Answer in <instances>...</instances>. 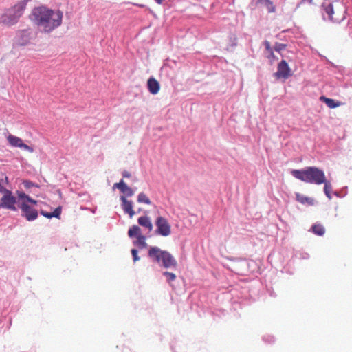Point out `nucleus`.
Returning a JSON list of instances; mask_svg holds the SVG:
<instances>
[{"instance_id":"473e14b6","label":"nucleus","mask_w":352,"mask_h":352,"mask_svg":"<svg viewBox=\"0 0 352 352\" xmlns=\"http://www.w3.org/2000/svg\"><path fill=\"white\" fill-rule=\"evenodd\" d=\"M23 34H24V35H25V36H26L27 32H26V31H24V32H23Z\"/></svg>"},{"instance_id":"7ed1b4c3","label":"nucleus","mask_w":352,"mask_h":352,"mask_svg":"<svg viewBox=\"0 0 352 352\" xmlns=\"http://www.w3.org/2000/svg\"><path fill=\"white\" fill-rule=\"evenodd\" d=\"M322 8L332 22L340 23L346 18V10L344 5L340 1H335L332 3H323Z\"/></svg>"},{"instance_id":"423d86ee","label":"nucleus","mask_w":352,"mask_h":352,"mask_svg":"<svg viewBox=\"0 0 352 352\" xmlns=\"http://www.w3.org/2000/svg\"><path fill=\"white\" fill-rule=\"evenodd\" d=\"M155 234L167 237L171 234V226L168 221L162 217H157L155 221Z\"/></svg>"},{"instance_id":"4468645a","label":"nucleus","mask_w":352,"mask_h":352,"mask_svg":"<svg viewBox=\"0 0 352 352\" xmlns=\"http://www.w3.org/2000/svg\"><path fill=\"white\" fill-rule=\"evenodd\" d=\"M320 100L324 102L330 109H334L342 105V102L324 96L320 97Z\"/></svg>"},{"instance_id":"f3484780","label":"nucleus","mask_w":352,"mask_h":352,"mask_svg":"<svg viewBox=\"0 0 352 352\" xmlns=\"http://www.w3.org/2000/svg\"><path fill=\"white\" fill-rule=\"evenodd\" d=\"M18 197L20 199L22 200V201H25L27 204L31 203L32 204L36 205L37 204V201L36 200L32 199L30 197L27 195L25 192H21L18 193Z\"/></svg>"},{"instance_id":"ddd939ff","label":"nucleus","mask_w":352,"mask_h":352,"mask_svg":"<svg viewBox=\"0 0 352 352\" xmlns=\"http://www.w3.org/2000/svg\"><path fill=\"white\" fill-rule=\"evenodd\" d=\"M121 201L122 202V209L125 213L129 214L130 217H133L135 214V212L133 210V204L131 201H128L125 196L121 197Z\"/></svg>"},{"instance_id":"4be33fe9","label":"nucleus","mask_w":352,"mask_h":352,"mask_svg":"<svg viewBox=\"0 0 352 352\" xmlns=\"http://www.w3.org/2000/svg\"><path fill=\"white\" fill-rule=\"evenodd\" d=\"M148 87L151 94H154V77H151L148 80Z\"/></svg>"},{"instance_id":"2f4dec72","label":"nucleus","mask_w":352,"mask_h":352,"mask_svg":"<svg viewBox=\"0 0 352 352\" xmlns=\"http://www.w3.org/2000/svg\"><path fill=\"white\" fill-rule=\"evenodd\" d=\"M164 0H155V2H157L159 4H162L163 3Z\"/></svg>"},{"instance_id":"a878e982","label":"nucleus","mask_w":352,"mask_h":352,"mask_svg":"<svg viewBox=\"0 0 352 352\" xmlns=\"http://www.w3.org/2000/svg\"><path fill=\"white\" fill-rule=\"evenodd\" d=\"M131 254L133 255L134 261H137L139 260V257L138 256V251L135 249L131 250Z\"/></svg>"},{"instance_id":"bb28decb","label":"nucleus","mask_w":352,"mask_h":352,"mask_svg":"<svg viewBox=\"0 0 352 352\" xmlns=\"http://www.w3.org/2000/svg\"><path fill=\"white\" fill-rule=\"evenodd\" d=\"M306 3H308L311 4V5L314 4V0H300V1L298 4V7H299L300 6L303 5V4Z\"/></svg>"},{"instance_id":"f257e3e1","label":"nucleus","mask_w":352,"mask_h":352,"mask_svg":"<svg viewBox=\"0 0 352 352\" xmlns=\"http://www.w3.org/2000/svg\"><path fill=\"white\" fill-rule=\"evenodd\" d=\"M63 13L60 10H52L41 6L32 10V21L45 33H50L60 27L63 22Z\"/></svg>"},{"instance_id":"9d476101","label":"nucleus","mask_w":352,"mask_h":352,"mask_svg":"<svg viewBox=\"0 0 352 352\" xmlns=\"http://www.w3.org/2000/svg\"><path fill=\"white\" fill-rule=\"evenodd\" d=\"M7 140L9 144L12 147H19L30 153L34 151V149L31 146L24 144L23 140L19 137L10 134L7 137Z\"/></svg>"},{"instance_id":"9b49d317","label":"nucleus","mask_w":352,"mask_h":352,"mask_svg":"<svg viewBox=\"0 0 352 352\" xmlns=\"http://www.w3.org/2000/svg\"><path fill=\"white\" fill-rule=\"evenodd\" d=\"M20 208L28 221H33L37 218V211L28 206L25 201L21 202Z\"/></svg>"},{"instance_id":"f8f14e48","label":"nucleus","mask_w":352,"mask_h":352,"mask_svg":"<svg viewBox=\"0 0 352 352\" xmlns=\"http://www.w3.org/2000/svg\"><path fill=\"white\" fill-rule=\"evenodd\" d=\"M114 188H118L120 191L124 194L126 196L131 197L133 195V190L129 187L123 180H121L119 183H116L113 184Z\"/></svg>"},{"instance_id":"a211bd4d","label":"nucleus","mask_w":352,"mask_h":352,"mask_svg":"<svg viewBox=\"0 0 352 352\" xmlns=\"http://www.w3.org/2000/svg\"><path fill=\"white\" fill-rule=\"evenodd\" d=\"M296 199L300 203L304 204H309V205L314 204V200L309 197H305L299 193H296Z\"/></svg>"},{"instance_id":"412c9836","label":"nucleus","mask_w":352,"mask_h":352,"mask_svg":"<svg viewBox=\"0 0 352 352\" xmlns=\"http://www.w3.org/2000/svg\"><path fill=\"white\" fill-rule=\"evenodd\" d=\"M163 274L166 277L168 283L173 281L176 278V275L172 272H164Z\"/></svg>"},{"instance_id":"393cba45","label":"nucleus","mask_w":352,"mask_h":352,"mask_svg":"<svg viewBox=\"0 0 352 352\" xmlns=\"http://www.w3.org/2000/svg\"><path fill=\"white\" fill-rule=\"evenodd\" d=\"M53 217L60 218L61 214V208H56L53 212H52Z\"/></svg>"},{"instance_id":"20e7f679","label":"nucleus","mask_w":352,"mask_h":352,"mask_svg":"<svg viewBox=\"0 0 352 352\" xmlns=\"http://www.w3.org/2000/svg\"><path fill=\"white\" fill-rule=\"evenodd\" d=\"M25 8V5L23 3H17L2 15L1 22L9 25H13L21 16Z\"/></svg>"},{"instance_id":"cd10ccee","label":"nucleus","mask_w":352,"mask_h":352,"mask_svg":"<svg viewBox=\"0 0 352 352\" xmlns=\"http://www.w3.org/2000/svg\"><path fill=\"white\" fill-rule=\"evenodd\" d=\"M41 214L42 215H43L44 217L48 218V219H50V218L53 217L52 212H45V211H41Z\"/></svg>"},{"instance_id":"2eb2a0df","label":"nucleus","mask_w":352,"mask_h":352,"mask_svg":"<svg viewBox=\"0 0 352 352\" xmlns=\"http://www.w3.org/2000/svg\"><path fill=\"white\" fill-rule=\"evenodd\" d=\"M138 223L142 226L146 228L149 232H151L153 229V225L151 223V221L150 218L148 217L144 216L141 217L138 219Z\"/></svg>"},{"instance_id":"6e6552de","label":"nucleus","mask_w":352,"mask_h":352,"mask_svg":"<svg viewBox=\"0 0 352 352\" xmlns=\"http://www.w3.org/2000/svg\"><path fill=\"white\" fill-rule=\"evenodd\" d=\"M2 194L3 197H1L0 201V208H6L11 210H16V198L12 195V192L9 190H7Z\"/></svg>"},{"instance_id":"c756f323","label":"nucleus","mask_w":352,"mask_h":352,"mask_svg":"<svg viewBox=\"0 0 352 352\" xmlns=\"http://www.w3.org/2000/svg\"><path fill=\"white\" fill-rule=\"evenodd\" d=\"M159 89H160V84L157 80H155V94L159 91Z\"/></svg>"},{"instance_id":"0eeeda50","label":"nucleus","mask_w":352,"mask_h":352,"mask_svg":"<svg viewBox=\"0 0 352 352\" xmlns=\"http://www.w3.org/2000/svg\"><path fill=\"white\" fill-rule=\"evenodd\" d=\"M129 237H136L137 240L134 241V245L140 249L146 248L147 245L146 243V237L142 235L141 230L138 226H133L128 232Z\"/></svg>"},{"instance_id":"c85d7f7f","label":"nucleus","mask_w":352,"mask_h":352,"mask_svg":"<svg viewBox=\"0 0 352 352\" xmlns=\"http://www.w3.org/2000/svg\"><path fill=\"white\" fill-rule=\"evenodd\" d=\"M148 254L150 256H153L154 255V248L153 247L150 248L149 251H148Z\"/></svg>"},{"instance_id":"aec40b11","label":"nucleus","mask_w":352,"mask_h":352,"mask_svg":"<svg viewBox=\"0 0 352 352\" xmlns=\"http://www.w3.org/2000/svg\"><path fill=\"white\" fill-rule=\"evenodd\" d=\"M324 184V192L325 195L331 198V185L329 181H327L325 179V182L323 183Z\"/></svg>"},{"instance_id":"1a4fd4ad","label":"nucleus","mask_w":352,"mask_h":352,"mask_svg":"<svg viewBox=\"0 0 352 352\" xmlns=\"http://www.w3.org/2000/svg\"><path fill=\"white\" fill-rule=\"evenodd\" d=\"M276 78H288L291 74V69L289 68L286 60H282L278 65L277 72L274 74Z\"/></svg>"},{"instance_id":"7c9ffc66","label":"nucleus","mask_w":352,"mask_h":352,"mask_svg":"<svg viewBox=\"0 0 352 352\" xmlns=\"http://www.w3.org/2000/svg\"><path fill=\"white\" fill-rule=\"evenodd\" d=\"M122 175L124 177H129L131 176L130 173L127 171H124Z\"/></svg>"},{"instance_id":"72a5a7b5","label":"nucleus","mask_w":352,"mask_h":352,"mask_svg":"<svg viewBox=\"0 0 352 352\" xmlns=\"http://www.w3.org/2000/svg\"><path fill=\"white\" fill-rule=\"evenodd\" d=\"M28 41H30V38L29 37L25 40V42H28Z\"/></svg>"},{"instance_id":"f03ea898","label":"nucleus","mask_w":352,"mask_h":352,"mask_svg":"<svg viewBox=\"0 0 352 352\" xmlns=\"http://www.w3.org/2000/svg\"><path fill=\"white\" fill-rule=\"evenodd\" d=\"M292 175L302 182L320 185L325 182L324 172L317 167H307L304 170H293Z\"/></svg>"},{"instance_id":"f704fd0d","label":"nucleus","mask_w":352,"mask_h":352,"mask_svg":"<svg viewBox=\"0 0 352 352\" xmlns=\"http://www.w3.org/2000/svg\"><path fill=\"white\" fill-rule=\"evenodd\" d=\"M21 44V45H25V42H22Z\"/></svg>"},{"instance_id":"6ab92c4d","label":"nucleus","mask_w":352,"mask_h":352,"mask_svg":"<svg viewBox=\"0 0 352 352\" xmlns=\"http://www.w3.org/2000/svg\"><path fill=\"white\" fill-rule=\"evenodd\" d=\"M138 201L140 203H144V204H151V201H150L148 197L145 194H144V193H140L138 195Z\"/></svg>"},{"instance_id":"39448f33","label":"nucleus","mask_w":352,"mask_h":352,"mask_svg":"<svg viewBox=\"0 0 352 352\" xmlns=\"http://www.w3.org/2000/svg\"><path fill=\"white\" fill-rule=\"evenodd\" d=\"M155 261L165 268H175L177 261L173 256L166 250L155 247Z\"/></svg>"},{"instance_id":"b1692460","label":"nucleus","mask_w":352,"mask_h":352,"mask_svg":"<svg viewBox=\"0 0 352 352\" xmlns=\"http://www.w3.org/2000/svg\"><path fill=\"white\" fill-rule=\"evenodd\" d=\"M264 45L265 46L266 50L270 54V56H274V52L272 48L271 47L270 43L267 41H265Z\"/></svg>"},{"instance_id":"5701e85b","label":"nucleus","mask_w":352,"mask_h":352,"mask_svg":"<svg viewBox=\"0 0 352 352\" xmlns=\"http://www.w3.org/2000/svg\"><path fill=\"white\" fill-rule=\"evenodd\" d=\"M286 47L287 45L285 44L276 43L274 45V50L278 52H280L282 50H285Z\"/></svg>"},{"instance_id":"dca6fc26","label":"nucleus","mask_w":352,"mask_h":352,"mask_svg":"<svg viewBox=\"0 0 352 352\" xmlns=\"http://www.w3.org/2000/svg\"><path fill=\"white\" fill-rule=\"evenodd\" d=\"M311 230L315 234L318 236H323L325 233V229L320 223L314 224L311 227Z\"/></svg>"}]
</instances>
